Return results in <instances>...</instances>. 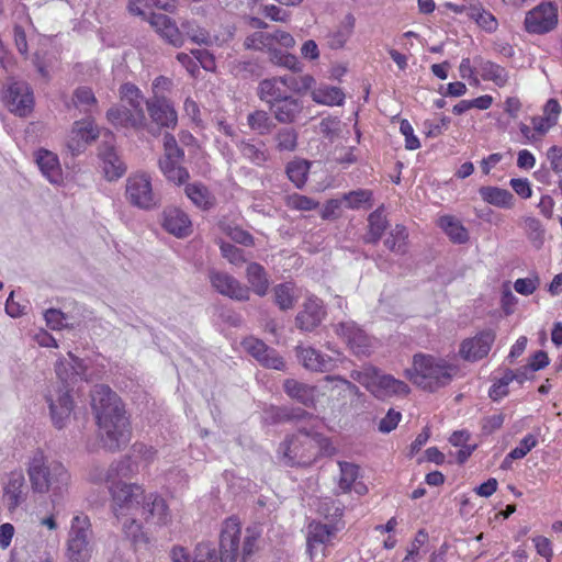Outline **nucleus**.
Segmentation results:
<instances>
[{
	"label": "nucleus",
	"mask_w": 562,
	"mask_h": 562,
	"mask_svg": "<svg viewBox=\"0 0 562 562\" xmlns=\"http://www.w3.org/2000/svg\"><path fill=\"white\" fill-rule=\"evenodd\" d=\"M91 407L102 447L110 452L125 447L131 439V425L119 395L108 385H95L91 392Z\"/></svg>",
	"instance_id": "f257e3e1"
},
{
	"label": "nucleus",
	"mask_w": 562,
	"mask_h": 562,
	"mask_svg": "<svg viewBox=\"0 0 562 562\" xmlns=\"http://www.w3.org/2000/svg\"><path fill=\"white\" fill-rule=\"evenodd\" d=\"M458 366L432 355L416 353L413 357V367L406 369V376L413 384L435 393L449 385L458 373Z\"/></svg>",
	"instance_id": "f03ea898"
},
{
	"label": "nucleus",
	"mask_w": 562,
	"mask_h": 562,
	"mask_svg": "<svg viewBox=\"0 0 562 562\" xmlns=\"http://www.w3.org/2000/svg\"><path fill=\"white\" fill-rule=\"evenodd\" d=\"M27 473L32 490L36 493L52 492V503L59 504L67 490L70 475L59 461H47L42 454H36L29 464Z\"/></svg>",
	"instance_id": "7ed1b4c3"
},
{
	"label": "nucleus",
	"mask_w": 562,
	"mask_h": 562,
	"mask_svg": "<svg viewBox=\"0 0 562 562\" xmlns=\"http://www.w3.org/2000/svg\"><path fill=\"white\" fill-rule=\"evenodd\" d=\"M143 20H146L150 26L173 47H182L184 36H188L198 45L211 44L209 32L193 20H183L180 22V26H178L170 16L164 13L149 12L147 14L144 10Z\"/></svg>",
	"instance_id": "20e7f679"
},
{
	"label": "nucleus",
	"mask_w": 562,
	"mask_h": 562,
	"mask_svg": "<svg viewBox=\"0 0 562 562\" xmlns=\"http://www.w3.org/2000/svg\"><path fill=\"white\" fill-rule=\"evenodd\" d=\"M113 499V513L117 521L122 524V531L131 546L137 550L138 536L140 535V525L137 524V514L139 510L138 495L133 493L132 486L127 484H117L111 488Z\"/></svg>",
	"instance_id": "39448f33"
},
{
	"label": "nucleus",
	"mask_w": 562,
	"mask_h": 562,
	"mask_svg": "<svg viewBox=\"0 0 562 562\" xmlns=\"http://www.w3.org/2000/svg\"><path fill=\"white\" fill-rule=\"evenodd\" d=\"M108 121L115 127L138 131L140 128V91L134 83L120 88V103L106 112Z\"/></svg>",
	"instance_id": "423d86ee"
},
{
	"label": "nucleus",
	"mask_w": 562,
	"mask_h": 562,
	"mask_svg": "<svg viewBox=\"0 0 562 562\" xmlns=\"http://www.w3.org/2000/svg\"><path fill=\"white\" fill-rule=\"evenodd\" d=\"M315 449L316 445L313 439L288 435L279 443L277 457L284 467L307 469L316 463Z\"/></svg>",
	"instance_id": "0eeeda50"
},
{
	"label": "nucleus",
	"mask_w": 562,
	"mask_h": 562,
	"mask_svg": "<svg viewBox=\"0 0 562 562\" xmlns=\"http://www.w3.org/2000/svg\"><path fill=\"white\" fill-rule=\"evenodd\" d=\"M241 525L236 516L223 521L220 533V554L215 548L207 549L204 559L194 562H236L239 553Z\"/></svg>",
	"instance_id": "6e6552de"
},
{
	"label": "nucleus",
	"mask_w": 562,
	"mask_h": 562,
	"mask_svg": "<svg viewBox=\"0 0 562 562\" xmlns=\"http://www.w3.org/2000/svg\"><path fill=\"white\" fill-rule=\"evenodd\" d=\"M150 123L143 122L146 130L154 137L161 134L162 128L175 130L178 124V113L173 103L167 97L149 98L145 101Z\"/></svg>",
	"instance_id": "1a4fd4ad"
},
{
	"label": "nucleus",
	"mask_w": 562,
	"mask_h": 562,
	"mask_svg": "<svg viewBox=\"0 0 562 562\" xmlns=\"http://www.w3.org/2000/svg\"><path fill=\"white\" fill-rule=\"evenodd\" d=\"M5 108L20 117H26L34 109L32 87L24 80L9 77L2 90Z\"/></svg>",
	"instance_id": "9d476101"
},
{
	"label": "nucleus",
	"mask_w": 562,
	"mask_h": 562,
	"mask_svg": "<svg viewBox=\"0 0 562 562\" xmlns=\"http://www.w3.org/2000/svg\"><path fill=\"white\" fill-rule=\"evenodd\" d=\"M90 522L87 516H76L71 521L67 542L68 562H88L92 548L89 542Z\"/></svg>",
	"instance_id": "9b49d317"
},
{
	"label": "nucleus",
	"mask_w": 562,
	"mask_h": 562,
	"mask_svg": "<svg viewBox=\"0 0 562 562\" xmlns=\"http://www.w3.org/2000/svg\"><path fill=\"white\" fill-rule=\"evenodd\" d=\"M71 391V389L57 387L45 396L49 417L56 429L66 428L70 422V416L75 408Z\"/></svg>",
	"instance_id": "f8f14e48"
},
{
	"label": "nucleus",
	"mask_w": 562,
	"mask_h": 562,
	"mask_svg": "<svg viewBox=\"0 0 562 562\" xmlns=\"http://www.w3.org/2000/svg\"><path fill=\"white\" fill-rule=\"evenodd\" d=\"M558 24V7L550 1H543L527 12L524 25L530 34H547Z\"/></svg>",
	"instance_id": "ddd939ff"
},
{
	"label": "nucleus",
	"mask_w": 562,
	"mask_h": 562,
	"mask_svg": "<svg viewBox=\"0 0 562 562\" xmlns=\"http://www.w3.org/2000/svg\"><path fill=\"white\" fill-rule=\"evenodd\" d=\"M313 417L314 415L303 407L269 404L262 409L261 420L265 425L276 426L285 423L307 420Z\"/></svg>",
	"instance_id": "4468645a"
},
{
	"label": "nucleus",
	"mask_w": 562,
	"mask_h": 562,
	"mask_svg": "<svg viewBox=\"0 0 562 562\" xmlns=\"http://www.w3.org/2000/svg\"><path fill=\"white\" fill-rule=\"evenodd\" d=\"M496 334L487 328L477 333L474 337L464 339L459 348L460 357L470 362H475L485 358L495 341Z\"/></svg>",
	"instance_id": "2eb2a0df"
},
{
	"label": "nucleus",
	"mask_w": 562,
	"mask_h": 562,
	"mask_svg": "<svg viewBox=\"0 0 562 562\" xmlns=\"http://www.w3.org/2000/svg\"><path fill=\"white\" fill-rule=\"evenodd\" d=\"M209 281L212 288L224 296L239 302L249 300V288L227 272L210 269Z\"/></svg>",
	"instance_id": "dca6fc26"
},
{
	"label": "nucleus",
	"mask_w": 562,
	"mask_h": 562,
	"mask_svg": "<svg viewBox=\"0 0 562 562\" xmlns=\"http://www.w3.org/2000/svg\"><path fill=\"white\" fill-rule=\"evenodd\" d=\"M326 314L323 301L312 295L305 300L302 310L296 314L295 326L301 331H313L322 324Z\"/></svg>",
	"instance_id": "f3484780"
},
{
	"label": "nucleus",
	"mask_w": 562,
	"mask_h": 562,
	"mask_svg": "<svg viewBox=\"0 0 562 562\" xmlns=\"http://www.w3.org/2000/svg\"><path fill=\"white\" fill-rule=\"evenodd\" d=\"M282 390L290 400L302 405L304 409H316L318 402L316 385L288 378L282 382Z\"/></svg>",
	"instance_id": "a211bd4d"
},
{
	"label": "nucleus",
	"mask_w": 562,
	"mask_h": 562,
	"mask_svg": "<svg viewBox=\"0 0 562 562\" xmlns=\"http://www.w3.org/2000/svg\"><path fill=\"white\" fill-rule=\"evenodd\" d=\"M336 334L347 339V342L356 356H369L371 342L369 336L355 323H339Z\"/></svg>",
	"instance_id": "6ab92c4d"
},
{
	"label": "nucleus",
	"mask_w": 562,
	"mask_h": 562,
	"mask_svg": "<svg viewBox=\"0 0 562 562\" xmlns=\"http://www.w3.org/2000/svg\"><path fill=\"white\" fill-rule=\"evenodd\" d=\"M98 156L102 161L103 173L108 181H115L125 173L126 168L116 155L111 140H103L99 145Z\"/></svg>",
	"instance_id": "aec40b11"
},
{
	"label": "nucleus",
	"mask_w": 562,
	"mask_h": 562,
	"mask_svg": "<svg viewBox=\"0 0 562 562\" xmlns=\"http://www.w3.org/2000/svg\"><path fill=\"white\" fill-rule=\"evenodd\" d=\"M372 384L371 389L375 390V397H382L385 395H407L411 392L409 386L401 380L395 379L390 374H381L380 370L375 367H371Z\"/></svg>",
	"instance_id": "412c9836"
},
{
	"label": "nucleus",
	"mask_w": 562,
	"mask_h": 562,
	"mask_svg": "<svg viewBox=\"0 0 562 562\" xmlns=\"http://www.w3.org/2000/svg\"><path fill=\"white\" fill-rule=\"evenodd\" d=\"M143 516L147 524L159 527L166 526L171 517L165 498L157 494L143 496Z\"/></svg>",
	"instance_id": "4be33fe9"
},
{
	"label": "nucleus",
	"mask_w": 562,
	"mask_h": 562,
	"mask_svg": "<svg viewBox=\"0 0 562 562\" xmlns=\"http://www.w3.org/2000/svg\"><path fill=\"white\" fill-rule=\"evenodd\" d=\"M300 363L308 371L328 372L335 368V360L313 347H296Z\"/></svg>",
	"instance_id": "5701e85b"
},
{
	"label": "nucleus",
	"mask_w": 562,
	"mask_h": 562,
	"mask_svg": "<svg viewBox=\"0 0 562 562\" xmlns=\"http://www.w3.org/2000/svg\"><path fill=\"white\" fill-rule=\"evenodd\" d=\"M161 226L169 234L183 238L191 233L189 216L178 207H166L161 214Z\"/></svg>",
	"instance_id": "b1692460"
},
{
	"label": "nucleus",
	"mask_w": 562,
	"mask_h": 562,
	"mask_svg": "<svg viewBox=\"0 0 562 562\" xmlns=\"http://www.w3.org/2000/svg\"><path fill=\"white\" fill-rule=\"evenodd\" d=\"M98 131L93 127L92 123L75 122L71 135L67 140V148L72 156H78L83 153L87 145L98 138Z\"/></svg>",
	"instance_id": "393cba45"
},
{
	"label": "nucleus",
	"mask_w": 562,
	"mask_h": 562,
	"mask_svg": "<svg viewBox=\"0 0 562 562\" xmlns=\"http://www.w3.org/2000/svg\"><path fill=\"white\" fill-rule=\"evenodd\" d=\"M269 110L273 113L274 119L281 124H291L303 111V102L288 94L279 102H270Z\"/></svg>",
	"instance_id": "a878e982"
},
{
	"label": "nucleus",
	"mask_w": 562,
	"mask_h": 562,
	"mask_svg": "<svg viewBox=\"0 0 562 562\" xmlns=\"http://www.w3.org/2000/svg\"><path fill=\"white\" fill-rule=\"evenodd\" d=\"M35 161L43 176L53 184L63 182V171L58 156L47 149L41 148L35 154Z\"/></svg>",
	"instance_id": "bb28decb"
},
{
	"label": "nucleus",
	"mask_w": 562,
	"mask_h": 562,
	"mask_svg": "<svg viewBox=\"0 0 562 562\" xmlns=\"http://www.w3.org/2000/svg\"><path fill=\"white\" fill-rule=\"evenodd\" d=\"M479 193L484 202L501 207L512 209L514 206V194L503 188L493 186H483L479 189Z\"/></svg>",
	"instance_id": "cd10ccee"
},
{
	"label": "nucleus",
	"mask_w": 562,
	"mask_h": 562,
	"mask_svg": "<svg viewBox=\"0 0 562 562\" xmlns=\"http://www.w3.org/2000/svg\"><path fill=\"white\" fill-rule=\"evenodd\" d=\"M24 484L25 479L22 473H11L3 494L10 512H13L25 499V494L23 493Z\"/></svg>",
	"instance_id": "c85d7f7f"
},
{
	"label": "nucleus",
	"mask_w": 562,
	"mask_h": 562,
	"mask_svg": "<svg viewBox=\"0 0 562 562\" xmlns=\"http://www.w3.org/2000/svg\"><path fill=\"white\" fill-rule=\"evenodd\" d=\"M368 232L363 237L366 244L376 245L389 227V222L383 215V206L378 207L368 216Z\"/></svg>",
	"instance_id": "c756f323"
},
{
	"label": "nucleus",
	"mask_w": 562,
	"mask_h": 562,
	"mask_svg": "<svg viewBox=\"0 0 562 562\" xmlns=\"http://www.w3.org/2000/svg\"><path fill=\"white\" fill-rule=\"evenodd\" d=\"M308 535L306 539V550L313 558L314 546L326 544L330 538L336 533L337 528L334 525L313 522L308 527Z\"/></svg>",
	"instance_id": "7c9ffc66"
},
{
	"label": "nucleus",
	"mask_w": 562,
	"mask_h": 562,
	"mask_svg": "<svg viewBox=\"0 0 562 562\" xmlns=\"http://www.w3.org/2000/svg\"><path fill=\"white\" fill-rule=\"evenodd\" d=\"M246 277L252 291L259 295L265 296L269 289V280L266 269L258 262H250L246 269Z\"/></svg>",
	"instance_id": "2f4dec72"
},
{
	"label": "nucleus",
	"mask_w": 562,
	"mask_h": 562,
	"mask_svg": "<svg viewBox=\"0 0 562 562\" xmlns=\"http://www.w3.org/2000/svg\"><path fill=\"white\" fill-rule=\"evenodd\" d=\"M311 97L315 103L328 106L342 105L346 98L340 88L327 85L312 90Z\"/></svg>",
	"instance_id": "473e14b6"
},
{
	"label": "nucleus",
	"mask_w": 562,
	"mask_h": 562,
	"mask_svg": "<svg viewBox=\"0 0 562 562\" xmlns=\"http://www.w3.org/2000/svg\"><path fill=\"white\" fill-rule=\"evenodd\" d=\"M439 227L447 234L454 244H465L469 240L468 229L451 215H443L439 218Z\"/></svg>",
	"instance_id": "72a5a7b5"
},
{
	"label": "nucleus",
	"mask_w": 562,
	"mask_h": 562,
	"mask_svg": "<svg viewBox=\"0 0 562 562\" xmlns=\"http://www.w3.org/2000/svg\"><path fill=\"white\" fill-rule=\"evenodd\" d=\"M279 76L272 78H266L258 85L257 95L258 98L270 106V102H279L288 94L284 93L279 87Z\"/></svg>",
	"instance_id": "f704fd0d"
},
{
	"label": "nucleus",
	"mask_w": 562,
	"mask_h": 562,
	"mask_svg": "<svg viewBox=\"0 0 562 562\" xmlns=\"http://www.w3.org/2000/svg\"><path fill=\"white\" fill-rule=\"evenodd\" d=\"M112 472H115L116 476H119L117 482H112V484L109 486V490L117 484H127L132 486V491L138 490L139 486L135 482H125L124 479H131L133 474L138 472V463L136 460H133L131 457L126 456L124 457L117 464L111 469Z\"/></svg>",
	"instance_id": "c9c22d12"
},
{
	"label": "nucleus",
	"mask_w": 562,
	"mask_h": 562,
	"mask_svg": "<svg viewBox=\"0 0 562 562\" xmlns=\"http://www.w3.org/2000/svg\"><path fill=\"white\" fill-rule=\"evenodd\" d=\"M269 60L277 66L284 67L294 74L303 71V64L297 57L277 47H268Z\"/></svg>",
	"instance_id": "e433bc0d"
},
{
	"label": "nucleus",
	"mask_w": 562,
	"mask_h": 562,
	"mask_svg": "<svg viewBox=\"0 0 562 562\" xmlns=\"http://www.w3.org/2000/svg\"><path fill=\"white\" fill-rule=\"evenodd\" d=\"M470 19L487 33H493L497 30L498 22L496 18L487 10H485L481 2L475 1L472 8H469Z\"/></svg>",
	"instance_id": "4c0bfd02"
},
{
	"label": "nucleus",
	"mask_w": 562,
	"mask_h": 562,
	"mask_svg": "<svg viewBox=\"0 0 562 562\" xmlns=\"http://www.w3.org/2000/svg\"><path fill=\"white\" fill-rule=\"evenodd\" d=\"M311 162L305 159H295L288 162L285 172L297 189H302L307 180Z\"/></svg>",
	"instance_id": "58836bf2"
},
{
	"label": "nucleus",
	"mask_w": 562,
	"mask_h": 562,
	"mask_svg": "<svg viewBox=\"0 0 562 562\" xmlns=\"http://www.w3.org/2000/svg\"><path fill=\"white\" fill-rule=\"evenodd\" d=\"M247 122L249 127L261 136L270 134L277 126L268 112L263 110H257L249 113Z\"/></svg>",
	"instance_id": "ea45409f"
},
{
	"label": "nucleus",
	"mask_w": 562,
	"mask_h": 562,
	"mask_svg": "<svg viewBox=\"0 0 562 562\" xmlns=\"http://www.w3.org/2000/svg\"><path fill=\"white\" fill-rule=\"evenodd\" d=\"M279 79L281 85L300 95L305 94L316 83V80L312 75H304L299 78L292 75H284L279 76Z\"/></svg>",
	"instance_id": "a19ab883"
},
{
	"label": "nucleus",
	"mask_w": 562,
	"mask_h": 562,
	"mask_svg": "<svg viewBox=\"0 0 562 562\" xmlns=\"http://www.w3.org/2000/svg\"><path fill=\"white\" fill-rule=\"evenodd\" d=\"M408 238L407 229L402 224H396L391 229L389 236L384 240V246L397 255H404L406 252V239Z\"/></svg>",
	"instance_id": "79ce46f5"
},
{
	"label": "nucleus",
	"mask_w": 562,
	"mask_h": 562,
	"mask_svg": "<svg viewBox=\"0 0 562 562\" xmlns=\"http://www.w3.org/2000/svg\"><path fill=\"white\" fill-rule=\"evenodd\" d=\"M480 66L484 80H491L498 87H504L508 82V72L503 66L491 60H481Z\"/></svg>",
	"instance_id": "37998d69"
},
{
	"label": "nucleus",
	"mask_w": 562,
	"mask_h": 562,
	"mask_svg": "<svg viewBox=\"0 0 562 562\" xmlns=\"http://www.w3.org/2000/svg\"><path fill=\"white\" fill-rule=\"evenodd\" d=\"M513 369L506 368L503 375L494 380L488 390V396L493 402H498L509 394L508 385L514 382Z\"/></svg>",
	"instance_id": "c03bdc74"
},
{
	"label": "nucleus",
	"mask_w": 562,
	"mask_h": 562,
	"mask_svg": "<svg viewBox=\"0 0 562 562\" xmlns=\"http://www.w3.org/2000/svg\"><path fill=\"white\" fill-rule=\"evenodd\" d=\"M164 158L159 159V164L178 162L184 159V150L178 146L176 137L166 132L164 134Z\"/></svg>",
	"instance_id": "a18cd8bd"
},
{
	"label": "nucleus",
	"mask_w": 562,
	"mask_h": 562,
	"mask_svg": "<svg viewBox=\"0 0 562 562\" xmlns=\"http://www.w3.org/2000/svg\"><path fill=\"white\" fill-rule=\"evenodd\" d=\"M187 196L198 206L209 209L212 204L210 202V191L201 182L188 183L186 186Z\"/></svg>",
	"instance_id": "49530a36"
},
{
	"label": "nucleus",
	"mask_w": 562,
	"mask_h": 562,
	"mask_svg": "<svg viewBox=\"0 0 562 562\" xmlns=\"http://www.w3.org/2000/svg\"><path fill=\"white\" fill-rule=\"evenodd\" d=\"M274 303L281 311L290 310L294 306L293 285L289 282L279 283L273 288Z\"/></svg>",
	"instance_id": "de8ad7c7"
},
{
	"label": "nucleus",
	"mask_w": 562,
	"mask_h": 562,
	"mask_svg": "<svg viewBox=\"0 0 562 562\" xmlns=\"http://www.w3.org/2000/svg\"><path fill=\"white\" fill-rule=\"evenodd\" d=\"M299 134L293 127L280 128L274 139L277 142V149L280 151H294L297 147Z\"/></svg>",
	"instance_id": "09e8293b"
},
{
	"label": "nucleus",
	"mask_w": 562,
	"mask_h": 562,
	"mask_svg": "<svg viewBox=\"0 0 562 562\" xmlns=\"http://www.w3.org/2000/svg\"><path fill=\"white\" fill-rule=\"evenodd\" d=\"M46 325L53 330H60L63 328H72L74 323H69V315L61 310L50 307L44 312Z\"/></svg>",
	"instance_id": "8fccbe9b"
},
{
	"label": "nucleus",
	"mask_w": 562,
	"mask_h": 562,
	"mask_svg": "<svg viewBox=\"0 0 562 562\" xmlns=\"http://www.w3.org/2000/svg\"><path fill=\"white\" fill-rule=\"evenodd\" d=\"M159 167L164 176L178 186L186 183L190 178L188 169L179 166L177 162L159 164Z\"/></svg>",
	"instance_id": "3c124183"
},
{
	"label": "nucleus",
	"mask_w": 562,
	"mask_h": 562,
	"mask_svg": "<svg viewBox=\"0 0 562 562\" xmlns=\"http://www.w3.org/2000/svg\"><path fill=\"white\" fill-rule=\"evenodd\" d=\"M339 468H340L339 487L344 492H349L351 490L352 483L358 477L359 467L353 463H350V462L341 461V462H339Z\"/></svg>",
	"instance_id": "603ef678"
},
{
	"label": "nucleus",
	"mask_w": 562,
	"mask_h": 562,
	"mask_svg": "<svg viewBox=\"0 0 562 562\" xmlns=\"http://www.w3.org/2000/svg\"><path fill=\"white\" fill-rule=\"evenodd\" d=\"M221 255L223 258L227 259L231 263L235 266H239L244 262H246V258L244 256V250L235 246L234 244H231L228 241H225L223 239L218 243Z\"/></svg>",
	"instance_id": "864d4df0"
},
{
	"label": "nucleus",
	"mask_w": 562,
	"mask_h": 562,
	"mask_svg": "<svg viewBox=\"0 0 562 562\" xmlns=\"http://www.w3.org/2000/svg\"><path fill=\"white\" fill-rule=\"evenodd\" d=\"M344 200L347 201L348 207L350 209H359L366 203H369V207H371L372 191L364 189L350 191L344 195Z\"/></svg>",
	"instance_id": "5fc2aeb1"
},
{
	"label": "nucleus",
	"mask_w": 562,
	"mask_h": 562,
	"mask_svg": "<svg viewBox=\"0 0 562 562\" xmlns=\"http://www.w3.org/2000/svg\"><path fill=\"white\" fill-rule=\"evenodd\" d=\"M160 194L153 191L150 179L143 173V210H150L160 204Z\"/></svg>",
	"instance_id": "6e6d98bb"
},
{
	"label": "nucleus",
	"mask_w": 562,
	"mask_h": 562,
	"mask_svg": "<svg viewBox=\"0 0 562 562\" xmlns=\"http://www.w3.org/2000/svg\"><path fill=\"white\" fill-rule=\"evenodd\" d=\"M313 441L316 445V449L314 450L316 461L324 456L331 457L336 453V448L333 446L330 439L323 434L315 432L313 435Z\"/></svg>",
	"instance_id": "4d7b16f0"
},
{
	"label": "nucleus",
	"mask_w": 562,
	"mask_h": 562,
	"mask_svg": "<svg viewBox=\"0 0 562 562\" xmlns=\"http://www.w3.org/2000/svg\"><path fill=\"white\" fill-rule=\"evenodd\" d=\"M235 69L243 79L259 78L263 72L262 67L256 60L238 61Z\"/></svg>",
	"instance_id": "13d9d810"
},
{
	"label": "nucleus",
	"mask_w": 562,
	"mask_h": 562,
	"mask_svg": "<svg viewBox=\"0 0 562 562\" xmlns=\"http://www.w3.org/2000/svg\"><path fill=\"white\" fill-rule=\"evenodd\" d=\"M538 445V440L535 435L528 434L526 435L518 443L517 447L510 450L509 458L512 459H522L525 458L529 451H531Z\"/></svg>",
	"instance_id": "bf43d9fd"
},
{
	"label": "nucleus",
	"mask_w": 562,
	"mask_h": 562,
	"mask_svg": "<svg viewBox=\"0 0 562 562\" xmlns=\"http://www.w3.org/2000/svg\"><path fill=\"white\" fill-rule=\"evenodd\" d=\"M526 227L529 231V238L537 248H540L544 241V229L541 222L536 217H527L525 220Z\"/></svg>",
	"instance_id": "052dcab7"
},
{
	"label": "nucleus",
	"mask_w": 562,
	"mask_h": 562,
	"mask_svg": "<svg viewBox=\"0 0 562 562\" xmlns=\"http://www.w3.org/2000/svg\"><path fill=\"white\" fill-rule=\"evenodd\" d=\"M126 198L136 207H140V176L133 175L126 182Z\"/></svg>",
	"instance_id": "680f3d73"
},
{
	"label": "nucleus",
	"mask_w": 562,
	"mask_h": 562,
	"mask_svg": "<svg viewBox=\"0 0 562 562\" xmlns=\"http://www.w3.org/2000/svg\"><path fill=\"white\" fill-rule=\"evenodd\" d=\"M402 419V414L394 408H390L386 415L380 420L378 429L382 434H390L394 430Z\"/></svg>",
	"instance_id": "e2e57ef3"
},
{
	"label": "nucleus",
	"mask_w": 562,
	"mask_h": 562,
	"mask_svg": "<svg viewBox=\"0 0 562 562\" xmlns=\"http://www.w3.org/2000/svg\"><path fill=\"white\" fill-rule=\"evenodd\" d=\"M239 149L244 157L248 158L257 165H260L267 160L265 151L260 150L249 142L241 140L239 143Z\"/></svg>",
	"instance_id": "0e129e2a"
},
{
	"label": "nucleus",
	"mask_w": 562,
	"mask_h": 562,
	"mask_svg": "<svg viewBox=\"0 0 562 562\" xmlns=\"http://www.w3.org/2000/svg\"><path fill=\"white\" fill-rule=\"evenodd\" d=\"M400 132L405 136V148L415 150L420 147L418 137L414 134V128L408 120L403 119L400 122Z\"/></svg>",
	"instance_id": "69168bd1"
},
{
	"label": "nucleus",
	"mask_w": 562,
	"mask_h": 562,
	"mask_svg": "<svg viewBox=\"0 0 562 562\" xmlns=\"http://www.w3.org/2000/svg\"><path fill=\"white\" fill-rule=\"evenodd\" d=\"M225 232H226L227 236L236 244H240V245L247 246V247L254 246V244H255L254 236L248 231H245L238 226H236V227L228 226Z\"/></svg>",
	"instance_id": "338daca9"
},
{
	"label": "nucleus",
	"mask_w": 562,
	"mask_h": 562,
	"mask_svg": "<svg viewBox=\"0 0 562 562\" xmlns=\"http://www.w3.org/2000/svg\"><path fill=\"white\" fill-rule=\"evenodd\" d=\"M540 284V278L536 274L533 278H519L514 282V289L517 293L528 296L532 294Z\"/></svg>",
	"instance_id": "774afa93"
}]
</instances>
